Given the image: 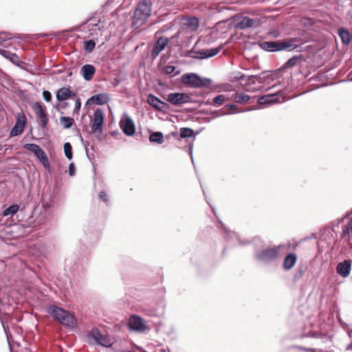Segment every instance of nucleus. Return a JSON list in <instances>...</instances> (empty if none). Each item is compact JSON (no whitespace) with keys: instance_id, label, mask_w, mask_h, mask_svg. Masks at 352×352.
Returning a JSON list of instances; mask_svg holds the SVG:
<instances>
[{"instance_id":"nucleus-1","label":"nucleus","mask_w":352,"mask_h":352,"mask_svg":"<svg viewBox=\"0 0 352 352\" xmlns=\"http://www.w3.org/2000/svg\"><path fill=\"white\" fill-rule=\"evenodd\" d=\"M285 250V245H275L258 251L255 254V258L259 262L269 265L276 261Z\"/></svg>"},{"instance_id":"nucleus-2","label":"nucleus","mask_w":352,"mask_h":352,"mask_svg":"<svg viewBox=\"0 0 352 352\" xmlns=\"http://www.w3.org/2000/svg\"><path fill=\"white\" fill-rule=\"evenodd\" d=\"M152 3L151 0H141L137 5L133 18V26L138 28L151 16Z\"/></svg>"},{"instance_id":"nucleus-3","label":"nucleus","mask_w":352,"mask_h":352,"mask_svg":"<svg viewBox=\"0 0 352 352\" xmlns=\"http://www.w3.org/2000/svg\"><path fill=\"white\" fill-rule=\"evenodd\" d=\"M48 313L64 326L72 328L77 324L76 319L72 314L58 307L50 306L48 308Z\"/></svg>"},{"instance_id":"nucleus-4","label":"nucleus","mask_w":352,"mask_h":352,"mask_svg":"<svg viewBox=\"0 0 352 352\" xmlns=\"http://www.w3.org/2000/svg\"><path fill=\"white\" fill-rule=\"evenodd\" d=\"M259 46L263 50L268 52H278L282 50L292 51L298 47V45L294 43L292 40L263 41L259 43Z\"/></svg>"},{"instance_id":"nucleus-5","label":"nucleus","mask_w":352,"mask_h":352,"mask_svg":"<svg viewBox=\"0 0 352 352\" xmlns=\"http://www.w3.org/2000/svg\"><path fill=\"white\" fill-rule=\"evenodd\" d=\"M87 340L91 344L101 345L104 347H110L113 342L109 337L103 335L98 329H93L87 334Z\"/></svg>"},{"instance_id":"nucleus-6","label":"nucleus","mask_w":352,"mask_h":352,"mask_svg":"<svg viewBox=\"0 0 352 352\" xmlns=\"http://www.w3.org/2000/svg\"><path fill=\"white\" fill-rule=\"evenodd\" d=\"M182 82L190 87L199 88L208 86L211 80L209 78H201L198 74L194 73L185 74L182 76Z\"/></svg>"},{"instance_id":"nucleus-7","label":"nucleus","mask_w":352,"mask_h":352,"mask_svg":"<svg viewBox=\"0 0 352 352\" xmlns=\"http://www.w3.org/2000/svg\"><path fill=\"white\" fill-rule=\"evenodd\" d=\"M263 23V20L257 16H241L238 19L236 28L239 30L258 28Z\"/></svg>"},{"instance_id":"nucleus-8","label":"nucleus","mask_w":352,"mask_h":352,"mask_svg":"<svg viewBox=\"0 0 352 352\" xmlns=\"http://www.w3.org/2000/svg\"><path fill=\"white\" fill-rule=\"evenodd\" d=\"M128 324L130 329L140 333L151 329L146 321L136 315L130 316Z\"/></svg>"},{"instance_id":"nucleus-9","label":"nucleus","mask_w":352,"mask_h":352,"mask_svg":"<svg viewBox=\"0 0 352 352\" xmlns=\"http://www.w3.org/2000/svg\"><path fill=\"white\" fill-rule=\"evenodd\" d=\"M119 124L120 127L125 135L128 136L134 135L135 132L134 122L126 113H123Z\"/></svg>"},{"instance_id":"nucleus-10","label":"nucleus","mask_w":352,"mask_h":352,"mask_svg":"<svg viewBox=\"0 0 352 352\" xmlns=\"http://www.w3.org/2000/svg\"><path fill=\"white\" fill-rule=\"evenodd\" d=\"M33 109L36 117L39 119L41 126L42 128H45L47 124V118L45 112L46 107L42 105L40 102H36L34 104Z\"/></svg>"},{"instance_id":"nucleus-11","label":"nucleus","mask_w":352,"mask_h":352,"mask_svg":"<svg viewBox=\"0 0 352 352\" xmlns=\"http://www.w3.org/2000/svg\"><path fill=\"white\" fill-rule=\"evenodd\" d=\"M104 122V116L102 112L97 109L94 112L93 123L91 124V131L93 133H101L102 131V125Z\"/></svg>"},{"instance_id":"nucleus-12","label":"nucleus","mask_w":352,"mask_h":352,"mask_svg":"<svg viewBox=\"0 0 352 352\" xmlns=\"http://www.w3.org/2000/svg\"><path fill=\"white\" fill-rule=\"evenodd\" d=\"M190 96L184 93H171L168 95L167 100L173 105H180L188 102Z\"/></svg>"},{"instance_id":"nucleus-13","label":"nucleus","mask_w":352,"mask_h":352,"mask_svg":"<svg viewBox=\"0 0 352 352\" xmlns=\"http://www.w3.org/2000/svg\"><path fill=\"white\" fill-rule=\"evenodd\" d=\"M26 124V118L23 113H19L16 117V123L10 132L11 136H16L21 134Z\"/></svg>"},{"instance_id":"nucleus-14","label":"nucleus","mask_w":352,"mask_h":352,"mask_svg":"<svg viewBox=\"0 0 352 352\" xmlns=\"http://www.w3.org/2000/svg\"><path fill=\"white\" fill-rule=\"evenodd\" d=\"M280 92L278 91L272 94H267L258 99V104L260 105H271L280 102Z\"/></svg>"},{"instance_id":"nucleus-15","label":"nucleus","mask_w":352,"mask_h":352,"mask_svg":"<svg viewBox=\"0 0 352 352\" xmlns=\"http://www.w3.org/2000/svg\"><path fill=\"white\" fill-rule=\"evenodd\" d=\"M168 38H166L164 37H160V38H158L153 45V50L151 52V56L153 58H155L159 55V54L162 50H164V48H165L166 45L168 44Z\"/></svg>"},{"instance_id":"nucleus-16","label":"nucleus","mask_w":352,"mask_h":352,"mask_svg":"<svg viewBox=\"0 0 352 352\" xmlns=\"http://www.w3.org/2000/svg\"><path fill=\"white\" fill-rule=\"evenodd\" d=\"M351 262L349 260H344L338 264L336 267L337 273L343 278L347 277L351 271Z\"/></svg>"},{"instance_id":"nucleus-17","label":"nucleus","mask_w":352,"mask_h":352,"mask_svg":"<svg viewBox=\"0 0 352 352\" xmlns=\"http://www.w3.org/2000/svg\"><path fill=\"white\" fill-rule=\"evenodd\" d=\"M147 102L157 110L162 111L167 107V104L162 102L153 94H148L147 97Z\"/></svg>"},{"instance_id":"nucleus-18","label":"nucleus","mask_w":352,"mask_h":352,"mask_svg":"<svg viewBox=\"0 0 352 352\" xmlns=\"http://www.w3.org/2000/svg\"><path fill=\"white\" fill-rule=\"evenodd\" d=\"M297 261V256L294 253H289L287 254L283 261V268L286 270L289 271L292 270L294 265H296Z\"/></svg>"},{"instance_id":"nucleus-19","label":"nucleus","mask_w":352,"mask_h":352,"mask_svg":"<svg viewBox=\"0 0 352 352\" xmlns=\"http://www.w3.org/2000/svg\"><path fill=\"white\" fill-rule=\"evenodd\" d=\"M95 72V67L92 65L86 64L81 68V73L85 80H91Z\"/></svg>"},{"instance_id":"nucleus-20","label":"nucleus","mask_w":352,"mask_h":352,"mask_svg":"<svg viewBox=\"0 0 352 352\" xmlns=\"http://www.w3.org/2000/svg\"><path fill=\"white\" fill-rule=\"evenodd\" d=\"M0 54L16 65L21 63V59L19 56L14 53L10 52V51L0 49Z\"/></svg>"},{"instance_id":"nucleus-21","label":"nucleus","mask_w":352,"mask_h":352,"mask_svg":"<svg viewBox=\"0 0 352 352\" xmlns=\"http://www.w3.org/2000/svg\"><path fill=\"white\" fill-rule=\"evenodd\" d=\"M109 97L107 94H99L91 97L88 100L89 102H92L98 105H102L108 102Z\"/></svg>"},{"instance_id":"nucleus-22","label":"nucleus","mask_w":352,"mask_h":352,"mask_svg":"<svg viewBox=\"0 0 352 352\" xmlns=\"http://www.w3.org/2000/svg\"><path fill=\"white\" fill-rule=\"evenodd\" d=\"M221 46L216 48H210L202 50L199 52H198L200 54L199 58H210L214 56L217 55L221 50Z\"/></svg>"},{"instance_id":"nucleus-23","label":"nucleus","mask_w":352,"mask_h":352,"mask_svg":"<svg viewBox=\"0 0 352 352\" xmlns=\"http://www.w3.org/2000/svg\"><path fill=\"white\" fill-rule=\"evenodd\" d=\"M302 62V56H294L289 58L283 66L284 69L287 68H292L298 65H299Z\"/></svg>"},{"instance_id":"nucleus-24","label":"nucleus","mask_w":352,"mask_h":352,"mask_svg":"<svg viewBox=\"0 0 352 352\" xmlns=\"http://www.w3.org/2000/svg\"><path fill=\"white\" fill-rule=\"evenodd\" d=\"M71 91L68 88H61L56 93V98L58 101H63L70 98Z\"/></svg>"},{"instance_id":"nucleus-25","label":"nucleus","mask_w":352,"mask_h":352,"mask_svg":"<svg viewBox=\"0 0 352 352\" xmlns=\"http://www.w3.org/2000/svg\"><path fill=\"white\" fill-rule=\"evenodd\" d=\"M232 98L235 101V102L241 104L245 103L248 102L250 99V96H248V94L238 92L234 93L232 95Z\"/></svg>"},{"instance_id":"nucleus-26","label":"nucleus","mask_w":352,"mask_h":352,"mask_svg":"<svg viewBox=\"0 0 352 352\" xmlns=\"http://www.w3.org/2000/svg\"><path fill=\"white\" fill-rule=\"evenodd\" d=\"M338 33L342 40V42L344 44H349L351 42V34L349 32L344 28L338 29Z\"/></svg>"},{"instance_id":"nucleus-27","label":"nucleus","mask_w":352,"mask_h":352,"mask_svg":"<svg viewBox=\"0 0 352 352\" xmlns=\"http://www.w3.org/2000/svg\"><path fill=\"white\" fill-rule=\"evenodd\" d=\"M184 24L188 28V29L190 31L197 30L199 25V20L196 17H191L186 19Z\"/></svg>"},{"instance_id":"nucleus-28","label":"nucleus","mask_w":352,"mask_h":352,"mask_svg":"<svg viewBox=\"0 0 352 352\" xmlns=\"http://www.w3.org/2000/svg\"><path fill=\"white\" fill-rule=\"evenodd\" d=\"M149 141L161 144L164 142V135L162 132H153L149 136Z\"/></svg>"},{"instance_id":"nucleus-29","label":"nucleus","mask_w":352,"mask_h":352,"mask_svg":"<svg viewBox=\"0 0 352 352\" xmlns=\"http://www.w3.org/2000/svg\"><path fill=\"white\" fill-rule=\"evenodd\" d=\"M35 155L45 168L50 167L48 157L41 148H40V150L37 152L36 154H35Z\"/></svg>"},{"instance_id":"nucleus-30","label":"nucleus","mask_w":352,"mask_h":352,"mask_svg":"<svg viewBox=\"0 0 352 352\" xmlns=\"http://www.w3.org/2000/svg\"><path fill=\"white\" fill-rule=\"evenodd\" d=\"M60 123L62 124L63 129H68L74 124V120L72 118L63 116L60 118Z\"/></svg>"},{"instance_id":"nucleus-31","label":"nucleus","mask_w":352,"mask_h":352,"mask_svg":"<svg viewBox=\"0 0 352 352\" xmlns=\"http://www.w3.org/2000/svg\"><path fill=\"white\" fill-rule=\"evenodd\" d=\"M19 206L17 204H12L7 208L3 212V216H10L12 217L14 214L17 212L19 210Z\"/></svg>"},{"instance_id":"nucleus-32","label":"nucleus","mask_w":352,"mask_h":352,"mask_svg":"<svg viewBox=\"0 0 352 352\" xmlns=\"http://www.w3.org/2000/svg\"><path fill=\"white\" fill-rule=\"evenodd\" d=\"M10 34L8 32H0V47H9V44H6V42L11 39Z\"/></svg>"},{"instance_id":"nucleus-33","label":"nucleus","mask_w":352,"mask_h":352,"mask_svg":"<svg viewBox=\"0 0 352 352\" xmlns=\"http://www.w3.org/2000/svg\"><path fill=\"white\" fill-rule=\"evenodd\" d=\"M179 135L182 138H190L194 135V131L190 128H181L179 130Z\"/></svg>"},{"instance_id":"nucleus-34","label":"nucleus","mask_w":352,"mask_h":352,"mask_svg":"<svg viewBox=\"0 0 352 352\" xmlns=\"http://www.w3.org/2000/svg\"><path fill=\"white\" fill-rule=\"evenodd\" d=\"M305 269V267L302 265L298 267L293 276V278L295 281L298 280L303 276Z\"/></svg>"},{"instance_id":"nucleus-35","label":"nucleus","mask_w":352,"mask_h":352,"mask_svg":"<svg viewBox=\"0 0 352 352\" xmlns=\"http://www.w3.org/2000/svg\"><path fill=\"white\" fill-rule=\"evenodd\" d=\"M64 152L65 157L68 160H72V147L70 143L66 142L64 144Z\"/></svg>"},{"instance_id":"nucleus-36","label":"nucleus","mask_w":352,"mask_h":352,"mask_svg":"<svg viewBox=\"0 0 352 352\" xmlns=\"http://www.w3.org/2000/svg\"><path fill=\"white\" fill-rule=\"evenodd\" d=\"M96 43L93 40H88L84 42V50L87 52H91L95 48Z\"/></svg>"},{"instance_id":"nucleus-37","label":"nucleus","mask_w":352,"mask_h":352,"mask_svg":"<svg viewBox=\"0 0 352 352\" xmlns=\"http://www.w3.org/2000/svg\"><path fill=\"white\" fill-rule=\"evenodd\" d=\"M352 233V218L342 229V236H349Z\"/></svg>"},{"instance_id":"nucleus-38","label":"nucleus","mask_w":352,"mask_h":352,"mask_svg":"<svg viewBox=\"0 0 352 352\" xmlns=\"http://www.w3.org/2000/svg\"><path fill=\"white\" fill-rule=\"evenodd\" d=\"M24 148L31 152H32L34 155L37 153V152L40 150L39 146L35 144H25L24 145Z\"/></svg>"},{"instance_id":"nucleus-39","label":"nucleus","mask_w":352,"mask_h":352,"mask_svg":"<svg viewBox=\"0 0 352 352\" xmlns=\"http://www.w3.org/2000/svg\"><path fill=\"white\" fill-rule=\"evenodd\" d=\"M175 69H176V67L175 66L166 65L164 68V72L166 74L172 75L173 76H177L179 73V72H177L175 73H174Z\"/></svg>"},{"instance_id":"nucleus-40","label":"nucleus","mask_w":352,"mask_h":352,"mask_svg":"<svg viewBox=\"0 0 352 352\" xmlns=\"http://www.w3.org/2000/svg\"><path fill=\"white\" fill-rule=\"evenodd\" d=\"M226 99V96L221 94V95H218V96H215L213 98V102L217 106H220V105L223 104V103L224 102Z\"/></svg>"},{"instance_id":"nucleus-41","label":"nucleus","mask_w":352,"mask_h":352,"mask_svg":"<svg viewBox=\"0 0 352 352\" xmlns=\"http://www.w3.org/2000/svg\"><path fill=\"white\" fill-rule=\"evenodd\" d=\"M164 312V306L163 305L161 308H160L158 310L155 311H149L147 313L148 315L151 316H160L162 315Z\"/></svg>"},{"instance_id":"nucleus-42","label":"nucleus","mask_w":352,"mask_h":352,"mask_svg":"<svg viewBox=\"0 0 352 352\" xmlns=\"http://www.w3.org/2000/svg\"><path fill=\"white\" fill-rule=\"evenodd\" d=\"M98 197L100 199H102L104 202H109V197L104 191L100 192Z\"/></svg>"},{"instance_id":"nucleus-43","label":"nucleus","mask_w":352,"mask_h":352,"mask_svg":"<svg viewBox=\"0 0 352 352\" xmlns=\"http://www.w3.org/2000/svg\"><path fill=\"white\" fill-rule=\"evenodd\" d=\"M43 97L46 102H50L52 99L51 93L48 91L45 90L43 91Z\"/></svg>"},{"instance_id":"nucleus-44","label":"nucleus","mask_w":352,"mask_h":352,"mask_svg":"<svg viewBox=\"0 0 352 352\" xmlns=\"http://www.w3.org/2000/svg\"><path fill=\"white\" fill-rule=\"evenodd\" d=\"M69 174L70 176L75 175V166L74 163H71L69 166Z\"/></svg>"},{"instance_id":"nucleus-45","label":"nucleus","mask_w":352,"mask_h":352,"mask_svg":"<svg viewBox=\"0 0 352 352\" xmlns=\"http://www.w3.org/2000/svg\"><path fill=\"white\" fill-rule=\"evenodd\" d=\"M269 34L272 36V37H274V38H276L278 36H279L280 35V32L278 30H273L272 31H270L269 32Z\"/></svg>"},{"instance_id":"nucleus-46","label":"nucleus","mask_w":352,"mask_h":352,"mask_svg":"<svg viewBox=\"0 0 352 352\" xmlns=\"http://www.w3.org/2000/svg\"><path fill=\"white\" fill-rule=\"evenodd\" d=\"M222 228H223V229L228 236L232 237V235L234 234V233H232L231 231H229L223 224H222Z\"/></svg>"},{"instance_id":"nucleus-47","label":"nucleus","mask_w":352,"mask_h":352,"mask_svg":"<svg viewBox=\"0 0 352 352\" xmlns=\"http://www.w3.org/2000/svg\"><path fill=\"white\" fill-rule=\"evenodd\" d=\"M81 107L80 100H76L75 102V109L78 110Z\"/></svg>"},{"instance_id":"nucleus-48","label":"nucleus","mask_w":352,"mask_h":352,"mask_svg":"<svg viewBox=\"0 0 352 352\" xmlns=\"http://www.w3.org/2000/svg\"><path fill=\"white\" fill-rule=\"evenodd\" d=\"M226 107L230 109V110H236L237 107L236 105L235 104H228V105H226Z\"/></svg>"},{"instance_id":"nucleus-49","label":"nucleus","mask_w":352,"mask_h":352,"mask_svg":"<svg viewBox=\"0 0 352 352\" xmlns=\"http://www.w3.org/2000/svg\"><path fill=\"white\" fill-rule=\"evenodd\" d=\"M230 113L228 112H221L220 114H215V116L214 117H218V116H226V115H229Z\"/></svg>"},{"instance_id":"nucleus-50","label":"nucleus","mask_w":352,"mask_h":352,"mask_svg":"<svg viewBox=\"0 0 352 352\" xmlns=\"http://www.w3.org/2000/svg\"><path fill=\"white\" fill-rule=\"evenodd\" d=\"M192 146H190V155L191 156V158L192 159Z\"/></svg>"},{"instance_id":"nucleus-51","label":"nucleus","mask_w":352,"mask_h":352,"mask_svg":"<svg viewBox=\"0 0 352 352\" xmlns=\"http://www.w3.org/2000/svg\"><path fill=\"white\" fill-rule=\"evenodd\" d=\"M312 336L316 338L317 337V333L316 332L313 333H312Z\"/></svg>"},{"instance_id":"nucleus-52","label":"nucleus","mask_w":352,"mask_h":352,"mask_svg":"<svg viewBox=\"0 0 352 352\" xmlns=\"http://www.w3.org/2000/svg\"><path fill=\"white\" fill-rule=\"evenodd\" d=\"M239 79H242L243 78V76H241L239 77H238Z\"/></svg>"},{"instance_id":"nucleus-53","label":"nucleus","mask_w":352,"mask_h":352,"mask_svg":"<svg viewBox=\"0 0 352 352\" xmlns=\"http://www.w3.org/2000/svg\"><path fill=\"white\" fill-rule=\"evenodd\" d=\"M351 346V345H350V346H348V348H347V349H350Z\"/></svg>"},{"instance_id":"nucleus-54","label":"nucleus","mask_w":352,"mask_h":352,"mask_svg":"<svg viewBox=\"0 0 352 352\" xmlns=\"http://www.w3.org/2000/svg\"><path fill=\"white\" fill-rule=\"evenodd\" d=\"M350 81H351V82H352V78L350 79Z\"/></svg>"}]
</instances>
